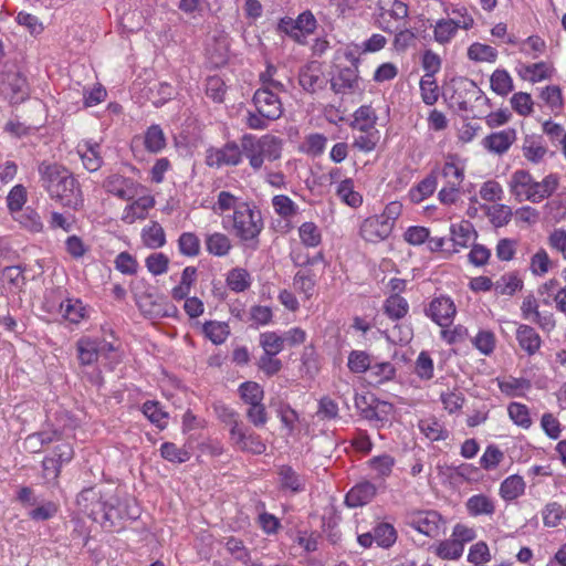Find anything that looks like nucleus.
Instances as JSON below:
<instances>
[{
    "label": "nucleus",
    "instance_id": "nucleus-40",
    "mask_svg": "<svg viewBox=\"0 0 566 566\" xmlns=\"http://www.w3.org/2000/svg\"><path fill=\"white\" fill-rule=\"evenodd\" d=\"M293 286L296 292L303 293L306 298H310L315 287V275L311 271L300 270L294 275Z\"/></svg>",
    "mask_w": 566,
    "mask_h": 566
},
{
    "label": "nucleus",
    "instance_id": "nucleus-56",
    "mask_svg": "<svg viewBox=\"0 0 566 566\" xmlns=\"http://www.w3.org/2000/svg\"><path fill=\"white\" fill-rule=\"evenodd\" d=\"M375 542L381 547H390L397 538L396 530L388 523L378 524L374 528Z\"/></svg>",
    "mask_w": 566,
    "mask_h": 566
},
{
    "label": "nucleus",
    "instance_id": "nucleus-50",
    "mask_svg": "<svg viewBox=\"0 0 566 566\" xmlns=\"http://www.w3.org/2000/svg\"><path fill=\"white\" fill-rule=\"evenodd\" d=\"M541 98L553 112H559L563 108V94L560 87L557 85H548L543 88Z\"/></svg>",
    "mask_w": 566,
    "mask_h": 566
},
{
    "label": "nucleus",
    "instance_id": "nucleus-22",
    "mask_svg": "<svg viewBox=\"0 0 566 566\" xmlns=\"http://www.w3.org/2000/svg\"><path fill=\"white\" fill-rule=\"evenodd\" d=\"M461 25L452 18L439 19L433 25V39L441 45L449 44L458 34Z\"/></svg>",
    "mask_w": 566,
    "mask_h": 566
},
{
    "label": "nucleus",
    "instance_id": "nucleus-62",
    "mask_svg": "<svg viewBox=\"0 0 566 566\" xmlns=\"http://www.w3.org/2000/svg\"><path fill=\"white\" fill-rule=\"evenodd\" d=\"M452 241L455 245L467 247L469 241L472 239L474 234L472 226L470 222H462L459 224H452L450 228Z\"/></svg>",
    "mask_w": 566,
    "mask_h": 566
},
{
    "label": "nucleus",
    "instance_id": "nucleus-29",
    "mask_svg": "<svg viewBox=\"0 0 566 566\" xmlns=\"http://www.w3.org/2000/svg\"><path fill=\"white\" fill-rule=\"evenodd\" d=\"M468 59L474 62L493 63L497 59V51L488 44L474 42L468 48Z\"/></svg>",
    "mask_w": 566,
    "mask_h": 566
},
{
    "label": "nucleus",
    "instance_id": "nucleus-36",
    "mask_svg": "<svg viewBox=\"0 0 566 566\" xmlns=\"http://www.w3.org/2000/svg\"><path fill=\"white\" fill-rule=\"evenodd\" d=\"M371 364L373 358L365 350H352L348 355L347 367L354 374L368 371Z\"/></svg>",
    "mask_w": 566,
    "mask_h": 566
},
{
    "label": "nucleus",
    "instance_id": "nucleus-30",
    "mask_svg": "<svg viewBox=\"0 0 566 566\" xmlns=\"http://www.w3.org/2000/svg\"><path fill=\"white\" fill-rule=\"evenodd\" d=\"M379 140V130L358 132L354 135L353 147L363 153H370L377 147Z\"/></svg>",
    "mask_w": 566,
    "mask_h": 566
},
{
    "label": "nucleus",
    "instance_id": "nucleus-31",
    "mask_svg": "<svg viewBox=\"0 0 566 566\" xmlns=\"http://www.w3.org/2000/svg\"><path fill=\"white\" fill-rule=\"evenodd\" d=\"M500 390L509 396H520L521 392L531 387V384L527 379L524 378H515V377H504L496 379Z\"/></svg>",
    "mask_w": 566,
    "mask_h": 566
},
{
    "label": "nucleus",
    "instance_id": "nucleus-45",
    "mask_svg": "<svg viewBox=\"0 0 566 566\" xmlns=\"http://www.w3.org/2000/svg\"><path fill=\"white\" fill-rule=\"evenodd\" d=\"M19 222L25 230L32 233H40L44 229L42 219L36 210L27 207L19 218Z\"/></svg>",
    "mask_w": 566,
    "mask_h": 566
},
{
    "label": "nucleus",
    "instance_id": "nucleus-57",
    "mask_svg": "<svg viewBox=\"0 0 566 566\" xmlns=\"http://www.w3.org/2000/svg\"><path fill=\"white\" fill-rule=\"evenodd\" d=\"M27 189L23 185H15L7 196V207L10 212L21 211L27 202Z\"/></svg>",
    "mask_w": 566,
    "mask_h": 566
},
{
    "label": "nucleus",
    "instance_id": "nucleus-32",
    "mask_svg": "<svg viewBox=\"0 0 566 566\" xmlns=\"http://www.w3.org/2000/svg\"><path fill=\"white\" fill-rule=\"evenodd\" d=\"M491 88L501 96H506L514 88L513 80L506 70L497 69L490 78Z\"/></svg>",
    "mask_w": 566,
    "mask_h": 566
},
{
    "label": "nucleus",
    "instance_id": "nucleus-55",
    "mask_svg": "<svg viewBox=\"0 0 566 566\" xmlns=\"http://www.w3.org/2000/svg\"><path fill=\"white\" fill-rule=\"evenodd\" d=\"M434 365L428 352H421L415 363V373L422 380L433 378Z\"/></svg>",
    "mask_w": 566,
    "mask_h": 566
},
{
    "label": "nucleus",
    "instance_id": "nucleus-39",
    "mask_svg": "<svg viewBox=\"0 0 566 566\" xmlns=\"http://www.w3.org/2000/svg\"><path fill=\"white\" fill-rule=\"evenodd\" d=\"M247 214H248V205L242 203L239 207H235L233 216L229 219H224V222L230 223V227L235 232L238 237L243 240H247Z\"/></svg>",
    "mask_w": 566,
    "mask_h": 566
},
{
    "label": "nucleus",
    "instance_id": "nucleus-16",
    "mask_svg": "<svg viewBox=\"0 0 566 566\" xmlns=\"http://www.w3.org/2000/svg\"><path fill=\"white\" fill-rule=\"evenodd\" d=\"M264 397L262 387L250 381V421L256 426H263L268 421V412L264 405L261 403Z\"/></svg>",
    "mask_w": 566,
    "mask_h": 566
},
{
    "label": "nucleus",
    "instance_id": "nucleus-2",
    "mask_svg": "<svg viewBox=\"0 0 566 566\" xmlns=\"http://www.w3.org/2000/svg\"><path fill=\"white\" fill-rule=\"evenodd\" d=\"M559 179L557 175L549 174L537 181L530 171L524 169L515 170L507 182L510 193L516 201H530L539 203L549 198L558 188Z\"/></svg>",
    "mask_w": 566,
    "mask_h": 566
},
{
    "label": "nucleus",
    "instance_id": "nucleus-60",
    "mask_svg": "<svg viewBox=\"0 0 566 566\" xmlns=\"http://www.w3.org/2000/svg\"><path fill=\"white\" fill-rule=\"evenodd\" d=\"M282 485L292 492L304 491V480L290 467H283L280 471Z\"/></svg>",
    "mask_w": 566,
    "mask_h": 566
},
{
    "label": "nucleus",
    "instance_id": "nucleus-46",
    "mask_svg": "<svg viewBox=\"0 0 566 566\" xmlns=\"http://www.w3.org/2000/svg\"><path fill=\"white\" fill-rule=\"evenodd\" d=\"M206 247L209 253L222 256L229 252L231 244L226 234L217 232L207 237Z\"/></svg>",
    "mask_w": 566,
    "mask_h": 566
},
{
    "label": "nucleus",
    "instance_id": "nucleus-15",
    "mask_svg": "<svg viewBox=\"0 0 566 566\" xmlns=\"http://www.w3.org/2000/svg\"><path fill=\"white\" fill-rule=\"evenodd\" d=\"M76 151L81 157L82 164L86 170L94 172L102 167L104 160L98 143L92 140H83L76 146Z\"/></svg>",
    "mask_w": 566,
    "mask_h": 566
},
{
    "label": "nucleus",
    "instance_id": "nucleus-34",
    "mask_svg": "<svg viewBox=\"0 0 566 566\" xmlns=\"http://www.w3.org/2000/svg\"><path fill=\"white\" fill-rule=\"evenodd\" d=\"M298 235L301 242L306 248H316L322 242V232L321 229L314 222H304L298 228Z\"/></svg>",
    "mask_w": 566,
    "mask_h": 566
},
{
    "label": "nucleus",
    "instance_id": "nucleus-59",
    "mask_svg": "<svg viewBox=\"0 0 566 566\" xmlns=\"http://www.w3.org/2000/svg\"><path fill=\"white\" fill-rule=\"evenodd\" d=\"M422 101L427 105H433L439 97L438 85L434 76L423 75L420 81Z\"/></svg>",
    "mask_w": 566,
    "mask_h": 566
},
{
    "label": "nucleus",
    "instance_id": "nucleus-4",
    "mask_svg": "<svg viewBox=\"0 0 566 566\" xmlns=\"http://www.w3.org/2000/svg\"><path fill=\"white\" fill-rule=\"evenodd\" d=\"M409 8L400 0H378L375 22L382 31L392 33L408 18Z\"/></svg>",
    "mask_w": 566,
    "mask_h": 566
},
{
    "label": "nucleus",
    "instance_id": "nucleus-49",
    "mask_svg": "<svg viewBox=\"0 0 566 566\" xmlns=\"http://www.w3.org/2000/svg\"><path fill=\"white\" fill-rule=\"evenodd\" d=\"M467 509L470 515H491L494 513L495 505L490 497H469Z\"/></svg>",
    "mask_w": 566,
    "mask_h": 566
},
{
    "label": "nucleus",
    "instance_id": "nucleus-54",
    "mask_svg": "<svg viewBox=\"0 0 566 566\" xmlns=\"http://www.w3.org/2000/svg\"><path fill=\"white\" fill-rule=\"evenodd\" d=\"M327 138L323 134H310L305 137L302 150L310 156L316 157L323 154Z\"/></svg>",
    "mask_w": 566,
    "mask_h": 566
},
{
    "label": "nucleus",
    "instance_id": "nucleus-23",
    "mask_svg": "<svg viewBox=\"0 0 566 566\" xmlns=\"http://www.w3.org/2000/svg\"><path fill=\"white\" fill-rule=\"evenodd\" d=\"M167 145L166 136L161 127L154 124L147 128L144 135V146L148 153L158 154Z\"/></svg>",
    "mask_w": 566,
    "mask_h": 566
},
{
    "label": "nucleus",
    "instance_id": "nucleus-47",
    "mask_svg": "<svg viewBox=\"0 0 566 566\" xmlns=\"http://www.w3.org/2000/svg\"><path fill=\"white\" fill-rule=\"evenodd\" d=\"M455 159L457 157L454 155L447 156V160L442 168V176L448 179V184L461 186L464 178V171L463 168L458 166Z\"/></svg>",
    "mask_w": 566,
    "mask_h": 566
},
{
    "label": "nucleus",
    "instance_id": "nucleus-44",
    "mask_svg": "<svg viewBox=\"0 0 566 566\" xmlns=\"http://www.w3.org/2000/svg\"><path fill=\"white\" fill-rule=\"evenodd\" d=\"M463 547L452 537L440 542L434 552L442 559H459L463 554Z\"/></svg>",
    "mask_w": 566,
    "mask_h": 566
},
{
    "label": "nucleus",
    "instance_id": "nucleus-27",
    "mask_svg": "<svg viewBox=\"0 0 566 566\" xmlns=\"http://www.w3.org/2000/svg\"><path fill=\"white\" fill-rule=\"evenodd\" d=\"M60 311L70 323L78 324L86 317V307L77 298H67L60 305Z\"/></svg>",
    "mask_w": 566,
    "mask_h": 566
},
{
    "label": "nucleus",
    "instance_id": "nucleus-51",
    "mask_svg": "<svg viewBox=\"0 0 566 566\" xmlns=\"http://www.w3.org/2000/svg\"><path fill=\"white\" fill-rule=\"evenodd\" d=\"M178 248L186 256H197L200 252V240L192 232H184L178 239Z\"/></svg>",
    "mask_w": 566,
    "mask_h": 566
},
{
    "label": "nucleus",
    "instance_id": "nucleus-38",
    "mask_svg": "<svg viewBox=\"0 0 566 566\" xmlns=\"http://www.w3.org/2000/svg\"><path fill=\"white\" fill-rule=\"evenodd\" d=\"M143 241L146 247L157 249L166 243V234L164 228L154 221L148 228L143 230Z\"/></svg>",
    "mask_w": 566,
    "mask_h": 566
},
{
    "label": "nucleus",
    "instance_id": "nucleus-18",
    "mask_svg": "<svg viewBox=\"0 0 566 566\" xmlns=\"http://www.w3.org/2000/svg\"><path fill=\"white\" fill-rule=\"evenodd\" d=\"M377 120L378 116L375 108L371 105H361L355 111L349 126L356 133L378 130L376 127Z\"/></svg>",
    "mask_w": 566,
    "mask_h": 566
},
{
    "label": "nucleus",
    "instance_id": "nucleus-53",
    "mask_svg": "<svg viewBox=\"0 0 566 566\" xmlns=\"http://www.w3.org/2000/svg\"><path fill=\"white\" fill-rule=\"evenodd\" d=\"M160 454L165 460L175 463H184L190 459V453L186 449L178 448L172 442L163 443L160 447Z\"/></svg>",
    "mask_w": 566,
    "mask_h": 566
},
{
    "label": "nucleus",
    "instance_id": "nucleus-20",
    "mask_svg": "<svg viewBox=\"0 0 566 566\" xmlns=\"http://www.w3.org/2000/svg\"><path fill=\"white\" fill-rule=\"evenodd\" d=\"M516 339L528 356L535 355L542 346L539 334L530 325L522 324L517 327Z\"/></svg>",
    "mask_w": 566,
    "mask_h": 566
},
{
    "label": "nucleus",
    "instance_id": "nucleus-5",
    "mask_svg": "<svg viewBox=\"0 0 566 566\" xmlns=\"http://www.w3.org/2000/svg\"><path fill=\"white\" fill-rule=\"evenodd\" d=\"M317 28V20L311 10H305L296 19L284 17L280 20L277 29L297 44L305 45L307 36Z\"/></svg>",
    "mask_w": 566,
    "mask_h": 566
},
{
    "label": "nucleus",
    "instance_id": "nucleus-14",
    "mask_svg": "<svg viewBox=\"0 0 566 566\" xmlns=\"http://www.w3.org/2000/svg\"><path fill=\"white\" fill-rule=\"evenodd\" d=\"M392 230H390V223L382 221L378 216H371L365 219L359 228V235L370 243H378L386 240Z\"/></svg>",
    "mask_w": 566,
    "mask_h": 566
},
{
    "label": "nucleus",
    "instance_id": "nucleus-64",
    "mask_svg": "<svg viewBox=\"0 0 566 566\" xmlns=\"http://www.w3.org/2000/svg\"><path fill=\"white\" fill-rule=\"evenodd\" d=\"M548 247L566 260V229L556 228L547 237Z\"/></svg>",
    "mask_w": 566,
    "mask_h": 566
},
{
    "label": "nucleus",
    "instance_id": "nucleus-24",
    "mask_svg": "<svg viewBox=\"0 0 566 566\" xmlns=\"http://www.w3.org/2000/svg\"><path fill=\"white\" fill-rule=\"evenodd\" d=\"M95 339L91 337H82L76 343L77 357L83 366H90L101 357L96 347Z\"/></svg>",
    "mask_w": 566,
    "mask_h": 566
},
{
    "label": "nucleus",
    "instance_id": "nucleus-28",
    "mask_svg": "<svg viewBox=\"0 0 566 566\" xmlns=\"http://www.w3.org/2000/svg\"><path fill=\"white\" fill-rule=\"evenodd\" d=\"M408 310V302L397 293L390 295L384 304V312L391 319H400L405 317Z\"/></svg>",
    "mask_w": 566,
    "mask_h": 566
},
{
    "label": "nucleus",
    "instance_id": "nucleus-43",
    "mask_svg": "<svg viewBox=\"0 0 566 566\" xmlns=\"http://www.w3.org/2000/svg\"><path fill=\"white\" fill-rule=\"evenodd\" d=\"M522 149L524 157L533 164H538L542 161L547 153V149L542 144V142L533 137L526 138L524 140Z\"/></svg>",
    "mask_w": 566,
    "mask_h": 566
},
{
    "label": "nucleus",
    "instance_id": "nucleus-10",
    "mask_svg": "<svg viewBox=\"0 0 566 566\" xmlns=\"http://www.w3.org/2000/svg\"><path fill=\"white\" fill-rule=\"evenodd\" d=\"M241 160V150L239 146L231 142L223 147H209L206 150L205 163L211 168H221L222 166L237 165Z\"/></svg>",
    "mask_w": 566,
    "mask_h": 566
},
{
    "label": "nucleus",
    "instance_id": "nucleus-3",
    "mask_svg": "<svg viewBox=\"0 0 566 566\" xmlns=\"http://www.w3.org/2000/svg\"><path fill=\"white\" fill-rule=\"evenodd\" d=\"M253 104L258 114L250 113V129H264L270 122L282 115L279 97L268 88L258 90L254 93Z\"/></svg>",
    "mask_w": 566,
    "mask_h": 566
},
{
    "label": "nucleus",
    "instance_id": "nucleus-6",
    "mask_svg": "<svg viewBox=\"0 0 566 566\" xmlns=\"http://www.w3.org/2000/svg\"><path fill=\"white\" fill-rule=\"evenodd\" d=\"M283 142L273 135H264L255 143L250 142V166L260 169L264 161L281 157Z\"/></svg>",
    "mask_w": 566,
    "mask_h": 566
},
{
    "label": "nucleus",
    "instance_id": "nucleus-11",
    "mask_svg": "<svg viewBox=\"0 0 566 566\" xmlns=\"http://www.w3.org/2000/svg\"><path fill=\"white\" fill-rule=\"evenodd\" d=\"M298 83L304 91L311 94L323 90L327 84V80L322 64L317 61H311L303 65L298 71Z\"/></svg>",
    "mask_w": 566,
    "mask_h": 566
},
{
    "label": "nucleus",
    "instance_id": "nucleus-35",
    "mask_svg": "<svg viewBox=\"0 0 566 566\" xmlns=\"http://www.w3.org/2000/svg\"><path fill=\"white\" fill-rule=\"evenodd\" d=\"M522 287L523 282L516 273H506L494 283L495 292L501 295H513Z\"/></svg>",
    "mask_w": 566,
    "mask_h": 566
},
{
    "label": "nucleus",
    "instance_id": "nucleus-58",
    "mask_svg": "<svg viewBox=\"0 0 566 566\" xmlns=\"http://www.w3.org/2000/svg\"><path fill=\"white\" fill-rule=\"evenodd\" d=\"M552 74V69L545 62H538L534 64L526 65L524 67L525 80H528L533 83L549 78Z\"/></svg>",
    "mask_w": 566,
    "mask_h": 566
},
{
    "label": "nucleus",
    "instance_id": "nucleus-25",
    "mask_svg": "<svg viewBox=\"0 0 566 566\" xmlns=\"http://www.w3.org/2000/svg\"><path fill=\"white\" fill-rule=\"evenodd\" d=\"M154 198L142 197L127 206L124 211L123 221L133 223L136 219H144L147 211L154 207Z\"/></svg>",
    "mask_w": 566,
    "mask_h": 566
},
{
    "label": "nucleus",
    "instance_id": "nucleus-52",
    "mask_svg": "<svg viewBox=\"0 0 566 566\" xmlns=\"http://www.w3.org/2000/svg\"><path fill=\"white\" fill-rule=\"evenodd\" d=\"M337 196L350 207L360 206L363 198L354 190V185L350 179L343 180L337 188Z\"/></svg>",
    "mask_w": 566,
    "mask_h": 566
},
{
    "label": "nucleus",
    "instance_id": "nucleus-48",
    "mask_svg": "<svg viewBox=\"0 0 566 566\" xmlns=\"http://www.w3.org/2000/svg\"><path fill=\"white\" fill-rule=\"evenodd\" d=\"M503 460L504 452L497 446L490 444L480 459V465L482 469L490 471L496 469Z\"/></svg>",
    "mask_w": 566,
    "mask_h": 566
},
{
    "label": "nucleus",
    "instance_id": "nucleus-9",
    "mask_svg": "<svg viewBox=\"0 0 566 566\" xmlns=\"http://www.w3.org/2000/svg\"><path fill=\"white\" fill-rule=\"evenodd\" d=\"M73 455L74 451L70 443L63 442L54 448V455L46 457L42 462L43 478L46 483L54 484L56 482L62 463L70 462Z\"/></svg>",
    "mask_w": 566,
    "mask_h": 566
},
{
    "label": "nucleus",
    "instance_id": "nucleus-7",
    "mask_svg": "<svg viewBox=\"0 0 566 566\" xmlns=\"http://www.w3.org/2000/svg\"><path fill=\"white\" fill-rule=\"evenodd\" d=\"M213 408L218 419L229 427L232 443L242 451L247 450L245 427L239 421L238 412L222 402L214 403Z\"/></svg>",
    "mask_w": 566,
    "mask_h": 566
},
{
    "label": "nucleus",
    "instance_id": "nucleus-21",
    "mask_svg": "<svg viewBox=\"0 0 566 566\" xmlns=\"http://www.w3.org/2000/svg\"><path fill=\"white\" fill-rule=\"evenodd\" d=\"M331 87L337 94L352 93L358 88V75L355 69L345 67L331 80Z\"/></svg>",
    "mask_w": 566,
    "mask_h": 566
},
{
    "label": "nucleus",
    "instance_id": "nucleus-33",
    "mask_svg": "<svg viewBox=\"0 0 566 566\" xmlns=\"http://www.w3.org/2000/svg\"><path fill=\"white\" fill-rule=\"evenodd\" d=\"M368 371L370 382L376 385L389 381L396 376V368L389 361L371 364Z\"/></svg>",
    "mask_w": 566,
    "mask_h": 566
},
{
    "label": "nucleus",
    "instance_id": "nucleus-37",
    "mask_svg": "<svg viewBox=\"0 0 566 566\" xmlns=\"http://www.w3.org/2000/svg\"><path fill=\"white\" fill-rule=\"evenodd\" d=\"M202 331L205 336L216 345L222 344L229 335V326L222 322H206Z\"/></svg>",
    "mask_w": 566,
    "mask_h": 566
},
{
    "label": "nucleus",
    "instance_id": "nucleus-17",
    "mask_svg": "<svg viewBox=\"0 0 566 566\" xmlns=\"http://www.w3.org/2000/svg\"><path fill=\"white\" fill-rule=\"evenodd\" d=\"M206 53L209 62L214 67H219L226 64L229 57L228 36L224 34L213 36L211 42L207 43Z\"/></svg>",
    "mask_w": 566,
    "mask_h": 566
},
{
    "label": "nucleus",
    "instance_id": "nucleus-63",
    "mask_svg": "<svg viewBox=\"0 0 566 566\" xmlns=\"http://www.w3.org/2000/svg\"><path fill=\"white\" fill-rule=\"evenodd\" d=\"M495 342V336L491 331H480L472 339L474 347L486 356L493 353Z\"/></svg>",
    "mask_w": 566,
    "mask_h": 566
},
{
    "label": "nucleus",
    "instance_id": "nucleus-61",
    "mask_svg": "<svg viewBox=\"0 0 566 566\" xmlns=\"http://www.w3.org/2000/svg\"><path fill=\"white\" fill-rule=\"evenodd\" d=\"M272 203L275 212L284 219H289L297 212V206L287 196H274Z\"/></svg>",
    "mask_w": 566,
    "mask_h": 566
},
{
    "label": "nucleus",
    "instance_id": "nucleus-1",
    "mask_svg": "<svg viewBox=\"0 0 566 566\" xmlns=\"http://www.w3.org/2000/svg\"><path fill=\"white\" fill-rule=\"evenodd\" d=\"M41 187L62 207L78 211L84 206L81 184L65 166L43 160L38 166Z\"/></svg>",
    "mask_w": 566,
    "mask_h": 566
},
{
    "label": "nucleus",
    "instance_id": "nucleus-26",
    "mask_svg": "<svg viewBox=\"0 0 566 566\" xmlns=\"http://www.w3.org/2000/svg\"><path fill=\"white\" fill-rule=\"evenodd\" d=\"M418 428L431 441L446 440L448 438V431L443 423L434 417L421 419Z\"/></svg>",
    "mask_w": 566,
    "mask_h": 566
},
{
    "label": "nucleus",
    "instance_id": "nucleus-42",
    "mask_svg": "<svg viewBox=\"0 0 566 566\" xmlns=\"http://www.w3.org/2000/svg\"><path fill=\"white\" fill-rule=\"evenodd\" d=\"M259 344L265 355H277L284 349L283 338L275 332L262 333L259 337Z\"/></svg>",
    "mask_w": 566,
    "mask_h": 566
},
{
    "label": "nucleus",
    "instance_id": "nucleus-13",
    "mask_svg": "<svg viewBox=\"0 0 566 566\" xmlns=\"http://www.w3.org/2000/svg\"><path fill=\"white\" fill-rule=\"evenodd\" d=\"M137 186L132 178L118 174L109 175L103 181L105 191L122 200L133 199L137 195Z\"/></svg>",
    "mask_w": 566,
    "mask_h": 566
},
{
    "label": "nucleus",
    "instance_id": "nucleus-19",
    "mask_svg": "<svg viewBox=\"0 0 566 566\" xmlns=\"http://www.w3.org/2000/svg\"><path fill=\"white\" fill-rule=\"evenodd\" d=\"M516 139V130L506 128L486 136L483 140L485 148L495 154H504Z\"/></svg>",
    "mask_w": 566,
    "mask_h": 566
},
{
    "label": "nucleus",
    "instance_id": "nucleus-41",
    "mask_svg": "<svg viewBox=\"0 0 566 566\" xmlns=\"http://www.w3.org/2000/svg\"><path fill=\"white\" fill-rule=\"evenodd\" d=\"M507 412L511 420L518 427L528 429L532 426V418L526 405L521 402H511L507 406Z\"/></svg>",
    "mask_w": 566,
    "mask_h": 566
},
{
    "label": "nucleus",
    "instance_id": "nucleus-12",
    "mask_svg": "<svg viewBox=\"0 0 566 566\" xmlns=\"http://www.w3.org/2000/svg\"><path fill=\"white\" fill-rule=\"evenodd\" d=\"M455 313L457 308L453 301L446 296L433 298L430 302L429 307L426 310L427 316H429L441 327L450 326L453 322Z\"/></svg>",
    "mask_w": 566,
    "mask_h": 566
},
{
    "label": "nucleus",
    "instance_id": "nucleus-8",
    "mask_svg": "<svg viewBox=\"0 0 566 566\" xmlns=\"http://www.w3.org/2000/svg\"><path fill=\"white\" fill-rule=\"evenodd\" d=\"M407 524L429 537L440 535L443 527L442 516L437 511H416L407 515Z\"/></svg>",
    "mask_w": 566,
    "mask_h": 566
}]
</instances>
